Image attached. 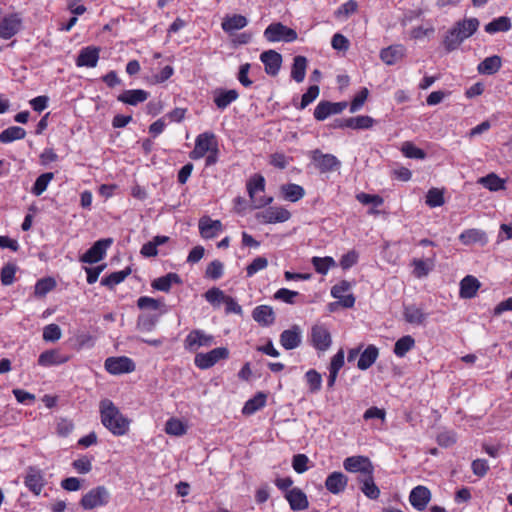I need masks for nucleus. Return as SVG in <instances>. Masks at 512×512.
I'll list each match as a JSON object with an SVG mask.
<instances>
[{
  "label": "nucleus",
  "mask_w": 512,
  "mask_h": 512,
  "mask_svg": "<svg viewBox=\"0 0 512 512\" xmlns=\"http://www.w3.org/2000/svg\"><path fill=\"white\" fill-rule=\"evenodd\" d=\"M208 152H218L216 136L212 132H204L197 136L195 147L190 152L189 157L193 160H197L203 158Z\"/></svg>",
  "instance_id": "7ed1b4c3"
},
{
  "label": "nucleus",
  "mask_w": 512,
  "mask_h": 512,
  "mask_svg": "<svg viewBox=\"0 0 512 512\" xmlns=\"http://www.w3.org/2000/svg\"><path fill=\"white\" fill-rule=\"evenodd\" d=\"M149 93L142 89L125 90L118 95L117 100L131 106H136L139 103L146 101Z\"/></svg>",
  "instance_id": "4be33fe9"
},
{
  "label": "nucleus",
  "mask_w": 512,
  "mask_h": 512,
  "mask_svg": "<svg viewBox=\"0 0 512 512\" xmlns=\"http://www.w3.org/2000/svg\"><path fill=\"white\" fill-rule=\"evenodd\" d=\"M199 230L203 238L211 239L217 236V234L222 230V223L219 220L202 217L199 220Z\"/></svg>",
  "instance_id": "412c9836"
},
{
  "label": "nucleus",
  "mask_w": 512,
  "mask_h": 512,
  "mask_svg": "<svg viewBox=\"0 0 512 512\" xmlns=\"http://www.w3.org/2000/svg\"><path fill=\"white\" fill-rule=\"evenodd\" d=\"M511 29V20L507 16L498 17L485 25V31L489 34L506 32Z\"/></svg>",
  "instance_id": "4c0bfd02"
},
{
  "label": "nucleus",
  "mask_w": 512,
  "mask_h": 512,
  "mask_svg": "<svg viewBox=\"0 0 512 512\" xmlns=\"http://www.w3.org/2000/svg\"><path fill=\"white\" fill-rule=\"evenodd\" d=\"M459 240L464 245L479 243L482 246L487 244L488 238L484 231L476 228L467 229L459 235Z\"/></svg>",
  "instance_id": "b1692460"
},
{
  "label": "nucleus",
  "mask_w": 512,
  "mask_h": 512,
  "mask_svg": "<svg viewBox=\"0 0 512 512\" xmlns=\"http://www.w3.org/2000/svg\"><path fill=\"white\" fill-rule=\"evenodd\" d=\"M348 479L342 472H332L325 481L326 489L332 494H339L347 486Z\"/></svg>",
  "instance_id": "5701e85b"
},
{
  "label": "nucleus",
  "mask_w": 512,
  "mask_h": 512,
  "mask_svg": "<svg viewBox=\"0 0 512 512\" xmlns=\"http://www.w3.org/2000/svg\"><path fill=\"white\" fill-rule=\"evenodd\" d=\"M456 434L453 431H444L437 436V442L442 447H450L456 443Z\"/></svg>",
  "instance_id": "69168bd1"
},
{
  "label": "nucleus",
  "mask_w": 512,
  "mask_h": 512,
  "mask_svg": "<svg viewBox=\"0 0 512 512\" xmlns=\"http://www.w3.org/2000/svg\"><path fill=\"white\" fill-rule=\"evenodd\" d=\"M319 92H320V90L317 85L310 86L308 88V90L302 95L299 109H304L310 103H312L318 97Z\"/></svg>",
  "instance_id": "052dcab7"
},
{
  "label": "nucleus",
  "mask_w": 512,
  "mask_h": 512,
  "mask_svg": "<svg viewBox=\"0 0 512 512\" xmlns=\"http://www.w3.org/2000/svg\"><path fill=\"white\" fill-rule=\"evenodd\" d=\"M264 37L269 42H293L297 39L295 30L282 23H272L264 31Z\"/></svg>",
  "instance_id": "39448f33"
},
{
  "label": "nucleus",
  "mask_w": 512,
  "mask_h": 512,
  "mask_svg": "<svg viewBox=\"0 0 512 512\" xmlns=\"http://www.w3.org/2000/svg\"><path fill=\"white\" fill-rule=\"evenodd\" d=\"M479 25V20L474 17L457 21L444 37L445 50L447 52L456 50L464 40L471 37L478 30Z\"/></svg>",
  "instance_id": "f03ea898"
},
{
  "label": "nucleus",
  "mask_w": 512,
  "mask_h": 512,
  "mask_svg": "<svg viewBox=\"0 0 512 512\" xmlns=\"http://www.w3.org/2000/svg\"><path fill=\"white\" fill-rule=\"evenodd\" d=\"M266 404V395L259 392L253 398L249 399L243 409L242 413L244 415H252Z\"/></svg>",
  "instance_id": "ea45409f"
},
{
  "label": "nucleus",
  "mask_w": 512,
  "mask_h": 512,
  "mask_svg": "<svg viewBox=\"0 0 512 512\" xmlns=\"http://www.w3.org/2000/svg\"><path fill=\"white\" fill-rule=\"evenodd\" d=\"M362 483V492L370 499H377L380 495V490L374 483L373 474H368L360 479Z\"/></svg>",
  "instance_id": "79ce46f5"
},
{
  "label": "nucleus",
  "mask_w": 512,
  "mask_h": 512,
  "mask_svg": "<svg viewBox=\"0 0 512 512\" xmlns=\"http://www.w3.org/2000/svg\"><path fill=\"white\" fill-rule=\"evenodd\" d=\"M56 283L52 278H44L37 281L35 285V295L36 296H45L48 292H50Z\"/></svg>",
  "instance_id": "864d4df0"
},
{
  "label": "nucleus",
  "mask_w": 512,
  "mask_h": 512,
  "mask_svg": "<svg viewBox=\"0 0 512 512\" xmlns=\"http://www.w3.org/2000/svg\"><path fill=\"white\" fill-rule=\"evenodd\" d=\"M406 55V48L401 44L390 45L380 51V59L386 65H395Z\"/></svg>",
  "instance_id": "f3484780"
},
{
  "label": "nucleus",
  "mask_w": 512,
  "mask_h": 512,
  "mask_svg": "<svg viewBox=\"0 0 512 512\" xmlns=\"http://www.w3.org/2000/svg\"><path fill=\"white\" fill-rule=\"evenodd\" d=\"M26 131L19 126H11L0 133V142L3 144L11 143L15 140L25 138Z\"/></svg>",
  "instance_id": "58836bf2"
},
{
  "label": "nucleus",
  "mask_w": 512,
  "mask_h": 512,
  "mask_svg": "<svg viewBox=\"0 0 512 512\" xmlns=\"http://www.w3.org/2000/svg\"><path fill=\"white\" fill-rule=\"evenodd\" d=\"M214 344V337L204 331L192 330L185 338L184 346L189 351H196L200 347H209Z\"/></svg>",
  "instance_id": "9d476101"
},
{
  "label": "nucleus",
  "mask_w": 512,
  "mask_h": 512,
  "mask_svg": "<svg viewBox=\"0 0 512 512\" xmlns=\"http://www.w3.org/2000/svg\"><path fill=\"white\" fill-rule=\"evenodd\" d=\"M426 204L430 207H438L443 205V193L437 188L430 189L426 195Z\"/></svg>",
  "instance_id": "4d7b16f0"
},
{
  "label": "nucleus",
  "mask_w": 512,
  "mask_h": 512,
  "mask_svg": "<svg viewBox=\"0 0 512 512\" xmlns=\"http://www.w3.org/2000/svg\"><path fill=\"white\" fill-rule=\"evenodd\" d=\"M285 498L293 511L305 510L309 506L307 496L300 488L287 490Z\"/></svg>",
  "instance_id": "aec40b11"
},
{
  "label": "nucleus",
  "mask_w": 512,
  "mask_h": 512,
  "mask_svg": "<svg viewBox=\"0 0 512 512\" xmlns=\"http://www.w3.org/2000/svg\"><path fill=\"white\" fill-rule=\"evenodd\" d=\"M253 319L262 326H270L275 321V313L271 306L260 305L252 312Z\"/></svg>",
  "instance_id": "393cba45"
},
{
  "label": "nucleus",
  "mask_w": 512,
  "mask_h": 512,
  "mask_svg": "<svg viewBox=\"0 0 512 512\" xmlns=\"http://www.w3.org/2000/svg\"><path fill=\"white\" fill-rule=\"evenodd\" d=\"M105 369L112 375L131 373L135 370V363L126 356L109 357L105 360Z\"/></svg>",
  "instance_id": "1a4fd4ad"
},
{
  "label": "nucleus",
  "mask_w": 512,
  "mask_h": 512,
  "mask_svg": "<svg viewBox=\"0 0 512 512\" xmlns=\"http://www.w3.org/2000/svg\"><path fill=\"white\" fill-rule=\"evenodd\" d=\"M311 160L321 173H327L340 167L341 162L332 154H325L319 149L311 152Z\"/></svg>",
  "instance_id": "0eeeda50"
},
{
  "label": "nucleus",
  "mask_w": 512,
  "mask_h": 512,
  "mask_svg": "<svg viewBox=\"0 0 512 512\" xmlns=\"http://www.w3.org/2000/svg\"><path fill=\"white\" fill-rule=\"evenodd\" d=\"M131 274V268L127 267L124 270L111 273L109 276L102 278L101 285L113 288L117 284L125 280Z\"/></svg>",
  "instance_id": "c03bdc74"
},
{
  "label": "nucleus",
  "mask_w": 512,
  "mask_h": 512,
  "mask_svg": "<svg viewBox=\"0 0 512 512\" xmlns=\"http://www.w3.org/2000/svg\"><path fill=\"white\" fill-rule=\"evenodd\" d=\"M265 179L260 174L253 175L247 182V191L254 208L259 209L272 203V197H256L257 192H264Z\"/></svg>",
  "instance_id": "20e7f679"
},
{
  "label": "nucleus",
  "mask_w": 512,
  "mask_h": 512,
  "mask_svg": "<svg viewBox=\"0 0 512 512\" xmlns=\"http://www.w3.org/2000/svg\"><path fill=\"white\" fill-rule=\"evenodd\" d=\"M378 356L379 349L374 345H368L360 354L357 367L360 370H367L376 362Z\"/></svg>",
  "instance_id": "cd10ccee"
},
{
  "label": "nucleus",
  "mask_w": 512,
  "mask_h": 512,
  "mask_svg": "<svg viewBox=\"0 0 512 512\" xmlns=\"http://www.w3.org/2000/svg\"><path fill=\"white\" fill-rule=\"evenodd\" d=\"M22 26V19L19 14L12 13L5 16L0 22V38L8 40L16 35Z\"/></svg>",
  "instance_id": "f8f14e48"
},
{
  "label": "nucleus",
  "mask_w": 512,
  "mask_h": 512,
  "mask_svg": "<svg viewBox=\"0 0 512 512\" xmlns=\"http://www.w3.org/2000/svg\"><path fill=\"white\" fill-rule=\"evenodd\" d=\"M308 461L309 459L305 454H297L293 457L292 467L297 473L302 474L308 469Z\"/></svg>",
  "instance_id": "e2e57ef3"
},
{
  "label": "nucleus",
  "mask_w": 512,
  "mask_h": 512,
  "mask_svg": "<svg viewBox=\"0 0 512 512\" xmlns=\"http://www.w3.org/2000/svg\"><path fill=\"white\" fill-rule=\"evenodd\" d=\"M260 60L264 64L265 72L270 76L278 75L281 65L282 56L275 50H267L261 53Z\"/></svg>",
  "instance_id": "dca6fc26"
},
{
  "label": "nucleus",
  "mask_w": 512,
  "mask_h": 512,
  "mask_svg": "<svg viewBox=\"0 0 512 512\" xmlns=\"http://www.w3.org/2000/svg\"><path fill=\"white\" fill-rule=\"evenodd\" d=\"M478 183L490 191H499L505 189V180L500 178L495 173H490L485 177L479 178Z\"/></svg>",
  "instance_id": "a19ab883"
},
{
  "label": "nucleus",
  "mask_w": 512,
  "mask_h": 512,
  "mask_svg": "<svg viewBox=\"0 0 512 512\" xmlns=\"http://www.w3.org/2000/svg\"><path fill=\"white\" fill-rule=\"evenodd\" d=\"M356 199L364 205L373 204L374 206H380L383 203V199L380 196L363 192L357 194Z\"/></svg>",
  "instance_id": "338daca9"
},
{
  "label": "nucleus",
  "mask_w": 512,
  "mask_h": 512,
  "mask_svg": "<svg viewBox=\"0 0 512 512\" xmlns=\"http://www.w3.org/2000/svg\"><path fill=\"white\" fill-rule=\"evenodd\" d=\"M414 346V338L410 335H406L396 341L393 351L396 356L404 357Z\"/></svg>",
  "instance_id": "37998d69"
},
{
  "label": "nucleus",
  "mask_w": 512,
  "mask_h": 512,
  "mask_svg": "<svg viewBox=\"0 0 512 512\" xmlns=\"http://www.w3.org/2000/svg\"><path fill=\"white\" fill-rule=\"evenodd\" d=\"M280 191L284 199L290 202H297L305 195L304 188L298 184L293 183L282 185Z\"/></svg>",
  "instance_id": "c9c22d12"
},
{
  "label": "nucleus",
  "mask_w": 512,
  "mask_h": 512,
  "mask_svg": "<svg viewBox=\"0 0 512 512\" xmlns=\"http://www.w3.org/2000/svg\"><path fill=\"white\" fill-rule=\"evenodd\" d=\"M248 20L245 16L234 14V15H227L221 24L222 29L227 32L231 33L235 30H240L247 26Z\"/></svg>",
  "instance_id": "2f4dec72"
},
{
  "label": "nucleus",
  "mask_w": 512,
  "mask_h": 512,
  "mask_svg": "<svg viewBox=\"0 0 512 512\" xmlns=\"http://www.w3.org/2000/svg\"><path fill=\"white\" fill-rule=\"evenodd\" d=\"M471 468L476 476L484 477L489 470V465L485 459H476L472 462Z\"/></svg>",
  "instance_id": "774afa93"
},
{
  "label": "nucleus",
  "mask_w": 512,
  "mask_h": 512,
  "mask_svg": "<svg viewBox=\"0 0 512 512\" xmlns=\"http://www.w3.org/2000/svg\"><path fill=\"white\" fill-rule=\"evenodd\" d=\"M100 416L103 426L115 436H123L129 431L130 420L109 399L100 402Z\"/></svg>",
  "instance_id": "f257e3e1"
},
{
  "label": "nucleus",
  "mask_w": 512,
  "mask_h": 512,
  "mask_svg": "<svg viewBox=\"0 0 512 512\" xmlns=\"http://www.w3.org/2000/svg\"><path fill=\"white\" fill-rule=\"evenodd\" d=\"M480 288V282L474 276L467 275L460 282V297L463 299L473 298L478 289Z\"/></svg>",
  "instance_id": "bb28decb"
},
{
  "label": "nucleus",
  "mask_w": 512,
  "mask_h": 512,
  "mask_svg": "<svg viewBox=\"0 0 512 512\" xmlns=\"http://www.w3.org/2000/svg\"><path fill=\"white\" fill-rule=\"evenodd\" d=\"M173 283L179 284L181 283V279L176 273H168L165 276L153 280L151 286L156 290L169 292Z\"/></svg>",
  "instance_id": "f704fd0d"
},
{
  "label": "nucleus",
  "mask_w": 512,
  "mask_h": 512,
  "mask_svg": "<svg viewBox=\"0 0 512 512\" xmlns=\"http://www.w3.org/2000/svg\"><path fill=\"white\" fill-rule=\"evenodd\" d=\"M431 499L430 490L422 485L412 489L409 495L411 505L418 511H423Z\"/></svg>",
  "instance_id": "a211bd4d"
},
{
  "label": "nucleus",
  "mask_w": 512,
  "mask_h": 512,
  "mask_svg": "<svg viewBox=\"0 0 512 512\" xmlns=\"http://www.w3.org/2000/svg\"><path fill=\"white\" fill-rule=\"evenodd\" d=\"M229 357V350L225 347H217L207 353H198L195 356V365L202 369H209L218 363L220 360H225Z\"/></svg>",
  "instance_id": "423d86ee"
},
{
  "label": "nucleus",
  "mask_w": 512,
  "mask_h": 512,
  "mask_svg": "<svg viewBox=\"0 0 512 512\" xmlns=\"http://www.w3.org/2000/svg\"><path fill=\"white\" fill-rule=\"evenodd\" d=\"M268 266V260L265 257H256L246 268L247 276L251 277L260 270Z\"/></svg>",
  "instance_id": "680f3d73"
},
{
  "label": "nucleus",
  "mask_w": 512,
  "mask_h": 512,
  "mask_svg": "<svg viewBox=\"0 0 512 512\" xmlns=\"http://www.w3.org/2000/svg\"><path fill=\"white\" fill-rule=\"evenodd\" d=\"M347 107V102H329L321 101L314 110V117L318 121H323L330 115L340 114Z\"/></svg>",
  "instance_id": "2eb2a0df"
},
{
  "label": "nucleus",
  "mask_w": 512,
  "mask_h": 512,
  "mask_svg": "<svg viewBox=\"0 0 512 512\" xmlns=\"http://www.w3.org/2000/svg\"><path fill=\"white\" fill-rule=\"evenodd\" d=\"M374 120L370 116L361 115L340 121L339 128L368 129L373 126Z\"/></svg>",
  "instance_id": "7c9ffc66"
},
{
  "label": "nucleus",
  "mask_w": 512,
  "mask_h": 512,
  "mask_svg": "<svg viewBox=\"0 0 512 512\" xmlns=\"http://www.w3.org/2000/svg\"><path fill=\"white\" fill-rule=\"evenodd\" d=\"M62 332L57 324H49L43 330V339L47 342H55L61 338Z\"/></svg>",
  "instance_id": "13d9d810"
},
{
  "label": "nucleus",
  "mask_w": 512,
  "mask_h": 512,
  "mask_svg": "<svg viewBox=\"0 0 512 512\" xmlns=\"http://www.w3.org/2000/svg\"><path fill=\"white\" fill-rule=\"evenodd\" d=\"M401 151L407 158L424 159L426 156L425 152L422 149L416 147L411 142H404Z\"/></svg>",
  "instance_id": "3c124183"
},
{
  "label": "nucleus",
  "mask_w": 512,
  "mask_h": 512,
  "mask_svg": "<svg viewBox=\"0 0 512 512\" xmlns=\"http://www.w3.org/2000/svg\"><path fill=\"white\" fill-rule=\"evenodd\" d=\"M223 269V263L219 260H214L207 266L205 275L208 278L217 280L223 275Z\"/></svg>",
  "instance_id": "bf43d9fd"
},
{
  "label": "nucleus",
  "mask_w": 512,
  "mask_h": 512,
  "mask_svg": "<svg viewBox=\"0 0 512 512\" xmlns=\"http://www.w3.org/2000/svg\"><path fill=\"white\" fill-rule=\"evenodd\" d=\"M255 217L261 224H274L288 221L291 213L283 207H269L258 212Z\"/></svg>",
  "instance_id": "6e6552de"
},
{
  "label": "nucleus",
  "mask_w": 512,
  "mask_h": 512,
  "mask_svg": "<svg viewBox=\"0 0 512 512\" xmlns=\"http://www.w3.org/2000/svg\"><path fill=\"white\" fill-rule=\"evenodd\" d=\"M298 295V292L292 291L286 288L279 289L275 294L274 298L283 301L288 304L294 303V298Z\"/></svg>",
  "instance_id": "0e129e2a"
},
{
  "label": "nucleus",
  "mask_w": 512,
  "mask_h": 512,
  "mask_svg": "<svg viewBox=\"0 0 512 512\" xmlns=\"http://www.w3.org/2000/svg\"><path fill=\"white\" fill-rule=\"evenodd\" d=\"M502 66L501 57L493 55L485 58L478 64L477 71L482 75H493L497 73Z\"/></svg>",
  "instance_id": "c85d7f7f"
},
{
  "label": "nucleus",
  "mask_w": 512,
  "mask_h": 512,
  "mask_svg": "<svg viewBox=\"0 0 512 512\" xmlns=\"http://www.w3.org/2000/svg\"><path fill=\"white\" fill-rule=\"evenodd\" d=\"M312 264L317 273L325 275L331 267L336 265L332 257H313Z\"/></svg>",
  "instance_id": "49530a36"
},
{
  "label": "nucleus",
  "mask_w": 512,
  "mask_h": 512,
  "mask_svg": "<svg viewBox=\"0 0 512 512\" xmlns=\"http://www.w3.org/2000/svg\"><path fill=\"white\" fill-rule=\"evenodd\" d=\"M343 467L346 471L356 473L360 472L362 477L373 474V465L368 457L351 456L344 460Z\"/></svg>",
  "instance_id": "9b49d317"
},
{
  "label": "nucleus",
  "mask_w": 512,
  "mask_h": 512,
  "mask_svg": "<svg viewBox=\"0 0 512 512\" xmlns=\"http://www.w3.org/2000/svg\"><path fill=\"white\" fill-rule=\"evenodd\" d=\"M24 484L34 495H40L45 485L42 471L36 467L29 466L24 477Z\"/></svg>",
  "instance_id": "ddd939ff"
},
{
  "label": "nucleus",
  "mask_w": 512,
  "mask_h": 512,
  "mask_svg": "<svg viewBox=\"0 0 512 512\" xmlns=\"http://www.w3.org/2000/svg\"><path fill=\"white\" fill-rule=\"evenodd\" d=\"M358 4L355 0H349L342 4L336 11L335 16L337 18H348L350 15L357 11Z\"/></svg>",
  "instance_id": "6e6d98bb"
},
{
  "label": "nucleus",
  "mask_w": 512,
  "mask_h": 512,
  "mask_svg": "<svg viewBox=\"0 0 512 512\" xmlns=\"http://www.w3.org/2000/svg\"><path fill=\"white\" fill-rule=\"evenodd\" d=\"M403 316L406 322L413 325H423L427 319L423 309L413 304L404 306Z\"/></svg>",
  "instance_id": "a878e982"
},
{
  "label": "nucleus",
  "mask_w": 512,
  "mask_h": 512,
  "mask_svg": "<svg viewBox=\"0 0 512 512\" xmlns=\"http://www.w3.org/2000/svg\"><path fill=\"white\" fill-rule=\"evenodd\" d=\"M239 97L238 92L235 89L231 90H217L214 95V103L218 109H226L232 102L237 100Z\"/></svg>",
  "instance_id": "c756f323"
},
{
  "label": "nucleus",
  "mask_w": 512,
  "mask_h": 512,
  "mask_svg": "<svg viewBox=\"0 0 512 512\" xmlns=\"http://www.w3.org/2000/svg\"><path fill=\"white\" fill-rule=\"evenodd\" d=\"M434 260L435 253L433 252L429 258L426 260L422 259H413L412 266L413 274L417 278H423L429 274V272L434 268Z\"/></svg>",
  "instance_id": "473e14b6"
},
{
  "label": "nucleus",
  "mask_w": 512,
  "mask_h": 512,
  "mask_svg": "<svg viewBox=\"0 0 512 512\" xmlns=\"http://www.w3.org/2000/svg\"><path fill=\"white\" fill-rule=\"evenodd\" d=\"M54 174L52 172H47L41 174L35 181L34 186L32 187V193L36 196H40L46 189L50 181L53 179Z\"/></svg>",
  "instance_id": "de8ad7c7"
},
{
  "label": "nucleus",
  "mask_w": 512,
  "mask_h": 512,
  "mask_svg": "<svg viewBox=\"0 0 512 512\" xmlns=\"http://www.w3.org/2000/svg\"><path fill=\"white\" fill-rule=\"evenodd\" d=\"M307 69V59L304 56L298 55L293 59V64L291 68V77L297 83H301L304 81L306 76Z\"/></svg>",
  "instance_id": "72a5a7b5"
},
{
  "label": "nucleus",
  "mask_w": 512,
  "mask_h": 512,
  "mask_svg": "<svg viewBox=\"0 0 512 512\" xmlns=\"http://www.w3.org/2000/svg\"><path fill=\"white\" fill-rule=\"evenodd\" d=\"M66 359L62 358L55 350L45 351L40 354L38 363L41 366H51L65 362Z\"/></svg>",
  "instance_id": "a18cd8bd"
},
{
  "label": "nucleus",
  "mask_w": 512,
  "mask_h": 512,
  "mask_svg": "<svg viewBox=\"0 0 512 512\" xmlns=\"http://www.w3.org/2000/svg\"><path fill=\"white\" fill-rule=\"evenodd\" d=\"M302 341L301 329L298 325L284 330L280 335V343L286 350H292L300 346Z\"/></svg>",
  "instance_id": "6ab92c4d"
},
{
  "label": "nucleus",
  "mask_w": 512,
  "mask_h": 512,
  "mask_svg": "<svg viewBox=\"0 0 512 512\" xmlns=\"http://www.w3.org/2000/svg\"><path fill=\"white\" fill-rule=\"evenodd\" d=\"M77 66L95 67L96 66V47L88 46L83 48L76 60Z\"/></svg>",
  "instance_id": "e433bc0d"
},
{
  "label": "nucleus",
  "mask_w": 512,
  "mask_h": 512,
  "mask_svg": "<svg viewBox=\"0 0 512 512\" xmlns=\"http://www.w3.org/2000/svg\"><path fill=\"white\" fill-rule=\"evenodd\" d=\"M17 271V266L15 264H6L1 269V283L4 286H9L13 284L15 280V274Z\"/></svg>",
  "instance_id": "8fccbe9b"
},
{
  "label": "nucleus",
  "mask_w": 512,
  "mask_h": 512,
  "mask_svg": "<svg viewBox=\"0 0 512 512\" xmlns=\"http://www.w3.org/2000/svg\"><path fill=\"white\" fill-rule=\"evenodd\" d=\"M204 296L205 299L214 306H219L227 297V295L217 287L209 289Z\"/></svg>",
  "instance_id": "5fc2aeb1"
},
{
  "label": "nucleus",
  "mask_w": 512,
  "mask_h": 512,
  "mask_svg": "<svg viewBox=\"0 0 512 512\" xmlns=\"http://www.w3.org/2000/svg\"><path fill=\"white\" fill-rule=\"evenodd\" d=\"M306 380L309 385L311 393H316L320 390L322 384V377L316 370H309L306 372Z\"/></svg>",
  "instance_id": "603ef678"
},
{
  "label": "nucleus",
  "mask_w": 512,
  "mask_h": 512,
  "mask_svg": "<svg viewBox=\"0 0 512 512\" xmlns=\"http://www.w3.org/2000/svg\"><path fill=\"white\" fill-rule=\"evenodd\" d=\"M311 342L315 349L326 351L332 343L329 330L322 324H316L311 329Z\"/></svg>",
  "instance_id": "4468645a"
},
{
  "label": "nucleus",
  "mask_w": 512,
  "mask_h": 512,
  "mask_svg": "<svg viewBox=\"0 0 512 512\" xmlns=\"http://www.w3.org/2000/svg\"><path fill=\"white\" fill-rule=\"evenodd\" d=\"M165 432L169 435L182 436L186 433V427L180 420L171 418L166 422Z\"/></svg>",
  "instance_id": "09e8293b"
}]
</instances>
